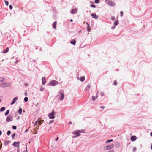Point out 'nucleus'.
<instances>
[{
    "instance_id": "obj_1",
    "label": "nucleus",
    "mask_w": 152,
    "mask_h": 152,
    "mask_svg": "<svg viewBox=\"0 0 152 152\" xmlns=\"http://www.w3.org/2000/svg\"><path fill=\"white\" fill-rule=\"evenodd\" d=\"M73 132L74 135L76 134V135L72 136L73 138H75L80 135V133L82 132L81 130H79L73 131Z\"/></svg>"
},
{
    "instance_id": "obj_2",
    "label": "nucleus",
    "mask_w": 152,
    "mask_h": 152,
    "mask_svg": "<svg viewBox=\"0 0 152 152\" xmlns=\"http://www.w3.org/2000/svg\"><path fill=\"white\" fill-rule=\"evenodd\" d=\"M11 85V83L8 82L2 83L0 85V86L1 87L5 88L10 87Z\"/></svg>"
},
{
    "instance_id": "obj_3",
    "label": "nucleus",
    "mask_w": 152,
    "mask_h": 152,
    "mask_svg": "<svg viewBox=\"0 0 152 152\" xmlns=\"http://www.w3.org/2000/svg\"><path fill=\"white\" fill-rule=\"evenodd\" d=\"M58 84V82L57 81L55 80H52L49 83L48 85L52 86H55Z\"/></svg>"
},
{
    "instance_id": "obj_4",
    "label": "nucleus",
    "mask_w": 152,
    "mask_h": 152,
    "mask_svg": "<svg viewBox=\"0 0 152 152\" xmlns=\"http://www.w3.org/2000/svg\"><path fill=\"white\" fill-rule=\"evenodd\" d=\"M59 93L60 94L59 97V99L61 101L62 100L64 97V92L62 90H61L59 91Z\"/></svg>"
},
{
    "instance_id": "obj_5",
    "label": "nucleus",
    "mask_w": 152,
    "mask_h": 152,
    "mask_svg": "<svg viewBox=\"0 0 152 152\" xmlns=\"http://www.w3.org/2000/svg\"><path fill=\"white\" fill-rule=\"evenodd\" d=\"M114 146V144H112L110 145L105 146L103 147V150L105 151L109 150L112 149Z\"/></svg>"
},
{
    "instance_id": "obj_6",
    "label": "nucleus",
    "mask_w": 152,
    "mask_h": 152,
    "mask_svg": "<svg viewBox=\"0 0 152 152\" xmlns=\"http://www.w3.org/2000/svg\"><path fill=\"white\" fill-rule=\"evenodd\" d=\"M107 1H108L107 2V4L111 7H115L116 4L115 3L113 2L112 1H111L110 0H106L105 1V2H106Z\"/></svg>"
},
{
    "instance_id": "obj_7",
    "label": "nucleus",
    "mask_w": 152,
    "mask_h": 152,
    "mask_svg": "<svg viewBox=\"0 0 152 152\" xmlns=\"http://www.w3.org/2000/svg\"><path fill=\"white\" fill-rule=\"evenodd\" d=\"M13 120V117L12 115H9L6 118V121L7 122L12 121Z\"/></svg>"
},
{
    "instance_id": "obj_8",
    "label": "nucleus",
    "mask_w": 152,
    "mask_h": 152,
    "mask_svg": "<svg viewBox=\"0 0 152 152\" xmlns=\"http://www.w3.org/2000/svg\"><path fill=\"white\" fill-rule=\"evenodd\" d=\"M54 112L53 111H52V112L51 113H50L49 114V118L50 119H54L55 118L54 116Z\"/></svg>"
},
{
    "instance_id": "obj_9",
    "label": "nucleus",
    "mask_w": 152,
    "mask_h": 152,
    "mask_svg": "<svg viewBox=\"0 0 152 152\" xmlns=\"http://www.w3.org/2000/svg\"><path fill=\"white\" fill-rule=\"evenodd\" d=\"M77 12V9L75 8V9H72V10L70 11V13L72 14H74Z\"/></svg>"
},
{
    "instance_id": "obj_10",
    "label": "nucleus",
    "mask_w": 152,
    "mask_h": 152,
    "mask_svg": "<svg viewBox=\"0 0 152 152\" xmlns=\"http://www.w3.org/2000/svg\"><path fill=\"white\" fill-rule=\"evenodd\" d=\"M19 143L20 142H14L13 145L15 147H19Z\"/></svg>"
},
{
    "instance_id": "obj_11",
    "label": "nucleus",
    "mask_w": 152,
    "mask_h": 152,
    "mask_svg": "<svg viewBox=\"0 0 152 152\" xmlns=\"http://www.w3.org/2000/svg\"><path fill=\"white\" fill-rule=\"evenodd\" d=\"M18 97H14L11 103V104L12 105L14 104L16 101L18 99Z\"/></svg>"
},
{
    "instance_id": "obj_12",
    "label": "nucleus",
    "mask_w": 152,
    "mask_h": 152,
    "mask_svg": "<svg viewBox=\"0 0 152 152\" xmlns=\"http://www.w3.org/2000/svg\"><path fill=\"white\" fill-rule=\"evenodd\" d=\"M91 15L93 18H94L96 19H97L98 18V16L95 13L91 14Z\"/></svg>"
},
{
    "instance_id": "obj_13",
    "label": "nucleus",
    "mask_w": 152,
    "mask_h": 152,
    "mask_svg": "<svg viewBox=\"0 0 152 152\" xmlns=\"http://www.w3.org/2000/svg\"><path fill=\"white\" fill-rule=\"evenodd\" d=\"M42 84L43 85H44L46 83V81L45 80V77H42Z\"/></svg>"
},
{
    "instance_id": "obj_14",
    "label": "nucleus",
    "mask_w": 152,
    "mask_h": 152,
    "mask_svg": "<svg viewBox=\"0 0 152 152\" xmlns=\"http://www.w3.org/2000/svg\"><path fill=\"white\" fill-rule=\"evenodd\" d=\"M137 139V137L135 136H132L131 138V140L132 141H135Z\"/></svg>"
},
{
    "instance_id": "obj_15",
    "label": "nucleus",
    "mask_w": 152,
    "mask_h": 152,
    "mask_svg": "<svg viewBox=\"0 0 152 152\" xmlns=\"http://www.w3.org/2000/svg\"><path fill=\"white\" fill-rule=\"evenodd\" d=\"M9 50V48L7 47L6 48V49L5 50H4L3 51L2 53H6L7 52H8Z\"/></svg>"
},
{
    "instance_id": "obj_16",
    "label": "nucleus",
    "mask_w": 152,
    "mask_h": 152,
    "mask_svg": "<svg viewBox=\"0 0 152 152\" xmlns=\"http://www.w3.org/2000/svg\"><path fill=\"white\" fill-rule=\"evenodd\" d=\"M57 23L56 22H54L53 24V28L55 29L56 28V26Z\"/></svg>"
},
{
    "instance_id": "obj_17",
    "label": "nucleus",
    "mask_w": 152,
    "mask_h": 152,
    "mask_svg": "<svg viewBox=\"0 0 152 152\" xmlns=\"http://www.w3.org/2000/svg\"><path fill=\"white\" fill-rule=\"evenodd\" d=\"M85 79V77L84 76L81 77L80 79V80L81 82L83 81Z\"/></svg>"
},
{
    "instance_id": "obj_18",
    "label": "nucleus",
    "mask_w": 152,
    "mask_h": 152,
    "mask_svg": "<svg viewBox=\"0 0 152 152\" xmlns=\"http://www.w3.org/2000/svg\"><path fill=\"white\" fill-rule=\"evenodd\" d=\"M118 23H118V20L115 21L114 23V26H117V25H118Z\"/></svg>"
},
{
    "instance_id": "obj_19",
    "label": "nucleus",
    "mask_w": 152,
    "mask_h": 152,
    "mask_svg": "<svg viewBox=\"0 0 152 152\" xmlns=\"http://www.w3.org/2000/svg\"><path fill=\"white\" fill-rule=\"evenodd\" d=\"M120 146V144L119 143H117L115 145V146L116 147H119Z\"/></svg>"
},
{
    "instance_id": "obj_20",
    "label": "nucleus",
    "mask_w": 152,
    "mask_h": 152,
    "mask_svg": "<svg viewBox=\"0 0 152 152\" xmlns=\"http://www.w3.org/2000/svg\"><path fill=\"white\" fill-rule=\"evenodd\" d=\"M97 96L96 95V97H95L94 96H93L92 97V99L93 100H95L97 98Z\"/></svg>"
},
{
    "instance_id": "obj_21",
    "label": "nucleus",
    "mask_w": 152,
    "mask_h": 152,
    "mask_svg": "<svg viewBox=\"0 0 152 152\" xmlns=\"http://www.w3.org/2000/svg\"><path fill=\"white\" fill-rule=\"evenodd\" d=\"M5 110V108L4 107H3L0 109V112L4 111Z\"/></svg>"
},
{
    "instance_id": "obj_22",
    "label": "nucleus",
    "mask_w": 152,
    "mask_h": 152,
    "mask_svg": "<svg viewBox=\"0 0 152 152\" xmlns=\"http://www.w3.org/2000/svg\"><path fill=\"white\" fill-rule=\"evenodd\" d=\"M113 139L108 140H107L106 142V143H108L109 142H112L113 141Z\"/></svg>"
},
{
    "instance_id": "obj_23",
    "label": "nucleus",
    "mask_w": 152,
    "mask_h": 152,
    "mask_svg": "<svg viewBox=\"0 0 152 152\" xmlns=\"http://www.w3.org/2000/svg\"><path fill=\"white\" fill-rule=\"evenodd\" d=\"M9 112H10V110H7L5 112V116H7L9 113Z\"/></svg>"
},
{
    "instance_id": "obj_24",
    "label": "nucleus",
    "mask_w": 152,
    "mask_h": 152,
    "mask_svg": "<svg viewBox=\"0 0 152 152\" xmlns=\"http://www.w3.org/2000/svg\"><path fill=\"white\" fill-rule=\"evenodd\" d=\"M22 110L21 108H20V109L18 110V113L20 114H21L22 112Z\"/></svg>"
},
{
    "instance_id": "obj_25",
    "label": "nucleus",
    "mask_w": 152,
    "mask_h": 152,
    "mask_svg": "<svg viewBox=\"0 0 152 152\" xmlns=\"http://www.w3.org/2000/svg\"><path fill=\"white\" fill-rule=\"evenodd\" d=\"M76 41H75V40H72L71 42V43L72 44H73V45H75V43H76Z\"/></svg>"
},
{
    "instance_id": "obj_26",
    "label": "nucleus",
    "mask_w": 152,
    "mask_h": 152,
    "mask_svg": "<svg viewBox=\"0 0 152 152\" xmlns=\"http://www.w3.org/2000/svg\"><path fill=\"white\" fill-rule=\"evenodd\" d=\"M24 100L25 102H27L28 100V98L27 97H26L24 99Z\"/></svg>"
},
{
    "instance_id": "obj_27",
    "label": "nucleus",
    "mask_w": 152,
    "mask_h": 152,
    "mask_svg": "<svg viewBox=\"0 0 152 152\" xmlns=\"http://www.w3.org/2000/svg\"><path fill=\"white\" fill-rule=\"evenodd\" d=\"M4 81V78L3 77H0V81L1 82H3Z\"/></svg>"
},
{
    "instance_id": "obj_28",
    "label": "nucleus",
    "mask_w": 152,
    "mask_h": 152,
    "mask_svg": "<svg viewBox=\"0 0 152 152\" xmlns=\"http://www.w3.org/2000/svg\"><path fill=\"white\" fill-rule=\"evenodd\" d=\"M4 1L5 2V4H6V6H7L8 5H9V3H8V2L7 1H6L5 0H4Z\"/></svg>"
},
{
    "instance_id": "obj_29",
    "label": "nucleus",
    "mask_w": 152,
    "mask_h": 152,
    "mask_svg": "<svg viewBox=\"0 0 152 152\" xmlns=\"http://www.w3.org/2000/svg\"><path fill=\"white\" fill-rule=\"evenodd\" d=\"M11 133V132L10 131H8L7 132V134L9 136Z\"/></svg>"
},
{
    "instance_id": "obj_30",
    "label": "nucleus",
    "mask_w": 152,
    "mask_h": 152,
    "mask_svg": "<svg viewBox=\"0 0 152 152\" xmlns=\"http://www.w3.org/2000/svg\"><path fill=\"white\" fill-rule=\"evenodd\" d=\"M87 29L88 31L89 32L90 30V27L89 26V25L88 24V26L87 27Z\"/></svg>"
},
{
    "instance_id": "obj_31",
    "label": "nucleus",
    "mask_w": 152,
    "mask_h": 152,
    "mask_svg": "<svg viewBox=\"0 0 152 152\" xmlns=\"http://www.w3.org/2000/svg\"><path fill=\"white\" fill-rule=\"evenodd\" d=\"M44 90L43 87L41 86L40 88V90L41 91H42Z\"/></svg>"
},
{
    "instance_id": "obj_32",
    "label": "nucleus",
    "mask_w": 152,
    "mask_h": 152,
    "mask_svg": "<svg viewBox=\"0 0 152 152\" xmlns=\"http://www.w3.org/2000/svg\"><path fill=\"white\" fill-rule=\"evenodd\" d=\"M99 0H95V2L96 3H99Z\"/></svg>"
},
{
    "instance_id": "obj_33",
    "label": "nucleus",
    "mask_w": 152,
    "mask_h": 152,
    "mask_svg": "<svg viewBox=\"0 0 152 152\" xmlns=\"http://www.w3.org/2000/svg\"><path fill=\"white\" fill-rule=\"evenodd\" d=\"M15 133L13 134L12 135V138H15Z\"/></svg>"
},
{
    "instance_id": "obj_34",
    "label": "nucleus",
    "mask_w": 152,
    "mask_h": 152,
    "mask_svg": "<svg viewBox=\"0 0 152 152\" xmlns=\"http://www.w3.org/2000/svg\"><path fill=\"white\" fill-rule=\"evenodd\" d=\"M12 128L14 130H15L16 129V127L15 126H13Z\"/></svg>"
},
{
    "instance_id": "obj_35",
    "label": "nucleus",
    "mask_w": 152,
    "mask_h": 152,
    "mask_svg": "<svg viewBox=\"0 0 152 152\" xmlns=\"http://www.w3.org/2000/svg\"><path fill=\"white\" fill-rule=\"evenodd\" d=\"M90 6L91 7H93V8H95L96 7L95 5H93V4L91 5Z\"/></svg>"
},
{
    "instance_id": "obj_36",
    "label": "nucleus",
    "mask_w": 152,
    "mask_h": 152,
    "mask_svg": "<svg viewBox=\"0 0 152 152\" xmlns=\"http://www.w3.org/2000/svg\"><path fill=\"white\" fill-rule=\"evenodd\" d=\"M115 19V17L113 16H112L111 17V19L112 20H114Z\"/></svg>"
},
{
    "instance_id": "obj_37",
    "label": "nucleus",
    "mask_w": 152,
    "mask_h": 152,
    "mask_svg": "<svg viewBox=\"0 0 152 152\" xmlns=\"http://www.w3.org/2000/svg\"><path fill=\"white\" fill-rule=\"evenodd\" d=\"M113 84L114 85L116 86V85L117 84V82L116 81H114V82L113 83Z\"/></svg>"
},
{
    "instance_id": "obj_38",
    "label": "nucleus",
    "mask_w": 152,
    "mask_h": 152,
    "mask_svg": "<svg viewBox=\"0 0 152 152\" xmlns=\"http://www.w3.org/2000/svg\"><path fill=\"white\" fill-rule=\"evenodd\" d=\"M120 15H121V16H123V12L122 11H121L120 12Z\"/></svg>"
},
{
    "instance_id": "obj_39",
    "label": "nucleus",
    "mask_w": 152,
    "mask_h": 152,
    "mask_svg": "<svg viewBox=\"0 0 152 152\" xmlns=\"http://www.w3.org/2000/svg\"><path fill=\"white\" fill-rule=\"evenodd\" d=\"M53 121V120H50L49 122V124H51Z\"/></svg>"
},
{
    "instance_id": "obj_40",
    "label": "nucleus",
    "mask_w": 152,
    "mask_h": 152,
    "mask_svg": "<svg viewBox=\"0 0 152 152\" xmlns=\"http://www.w3.org/2000/svg\"><path fill=\"white\" fill-rule=\"evenodd\" d=\"M100 94H101V95L102 96H103V95H104V92H100Z\"/></svg>"
},
{
    "instance_id": "obj_41",
    "label": "nucleus",
    "mask_w": 152,
    "mask_h": 152,
    "mask_svg": "<svg viewBox=\"0 0 152 152\" xmlns=\"http://www.w3.org/2000/svg\"><path fill=\"white\" fill-rule=\"evenodd\" d=\"M9 7L10 10H12V6L11 5H10Z\"/></svg>"
},
{
    "instance_id": "obj_42",
    "label": "nucleus",
    "mask_w": 152,
    "mask_h": 152,
    "mask_svg": "<svg viewBox=\"0 0 152 152\" xmlns=\"http://www.w3.org/2000/svg\"><path fill=\"white\" fill-rule=\"evenodd\" d=\"M115 28V26H113V27H111V28H112L113 29H114Z\"/></svg>"
},
{
    "instance_id": "obj_43",
    "label": "nucleus",
    "mask_w": 152,
    "mask_h": 152,
    "mask_svg": "<svg viewBox=\"0 0 152 152\" xmlns=\"http://www.w3.org/2000/svg\"><path fill=\"white\" fill-rule=\"evenodd\" d=\"M108 152H114V151L113 150H111L109 151Z\"/></svg>"
},
{
    "instance_id": "obj_44",
    "label": "nucleus",
    "mask_w": 152,
    "mask_h": 152,
    "mask_svg": "<svg viewBox=\"0 0 152 152\" xmlns=\"http://www.w3.org/2000/svg\"><path fill=\"white\" fill-rule=\"evenodd\" d=\"M37 121H36L35 122V124H34V125H36L37 124Z\"/></svg>"
},
{
    "instance_id": "obj_45",
    "label": "nucleus",
    "mask_w": 152,
    "mask_h": 152,
    "mask_svg": "<svg viewBox=\"0 0 152 152\" xmlns=\"http://www.w3.org/2000/svg\"><path fill=\"white\" fill-rule=\"evenodd\" d=\"M100 108L101 109H104V107L103 106H101L100 107Z\"/></svg>"
},
{
    "instance_id": "obj_46",
    "label": "nucleus",
    "mask_w": 152,
    "mask_h": 152,
    "mask_svg": "<svg viewBox=\"0 0 152 152\" xmlns=\"http://www.w3.org/2000/svg\"><path fill=\"white\" fill-rule=\"evenodd\" d=\"M2 134V132L0 130V135H1Z\"/></svg>"
},
{
    "instance_id": "obj_47",
    "label": "nucleus",
    "mask_w": 152,
    "mask_h": 152,
    "mask_svg": "<svg viewBox=\"0 0 152 152\" xmlns=\"http://www.w3.org/2000/svg\"><path fill=\"white\" fill-rule=\"evenodd\" d=\"M1 146V147H2V144H1V141H0V146Z\"/></svg>"
},
{
    "instance_id": "obj_48",
    "label": "nucleus",
    "mask_w": 152,
    "mask_h": 152,
    "mask_svg": "<svg viewBox=\"0 0 152 152\" xmlns=\"http://www.w3.org/2000/svg\"><path fill=\"white\" fill-rule=\"evenodd\" d=\"M25 146H26V152H27V146L26 145H25Z\"/></svg>"
},
{
    "instance_id": "obj_49",
    "label": "nucleus",
    "mask_w": 152,
    "mask_h": 152,
    "mask_svg": "<svg viewBox=\"0 0 152 152\" xmlns=\"http://www.w3.org/2000/svg\"><path fill=\"white\" fill-rule=\"evenodd\" d=\"M19 151H20L19 149V148L17 150V151L18 152H19Z\"/></svg>"
},
{
    "instance_id": "obj_50",
    "label": "nucleus",
    "mask_w": 152,
    "mask_h": 152,
    "mask_svg": "<svg viewBox=\"0 0 152 152\" xmlns=\"http://www.w3.org/2000/svg\"><path fill=\"white\" fill-rule=\"evenodd\" d=\"M28 129H26V130L25 131V132H27V131H28Z\"/></svg>"
},
{
    "instance_id": "obj_51",
    "label": "nucleus",
    "mask_w": 152,
    "mask_h": 152,
    "mask_svg": "<svg viewBox=\"0 0 152 152\" xmlns=\"http://www.w3.org/2000/svg\"><path fill=\"white\" fill-rule=\"evenodd\" d=\"M58 138H58V137H57V138H56V139L55 140H56V141H57L58 140Z\"/></svg>"
},
{
    "instance_id": "obj_52",
    "label": "nucleus",
    "mask_w": 152,
    "mask_h": 152,
    "mask_svg": "<svg viewBox=\"0 0 152 152\" xmlns=\"http://www.w3.org/2000/svg\"><path fill=\"white\" fill-rule=\"evenodd\" d=\"M150 135L151 136H152V132H151L150 133Z\"/></svg>"
},
{
    "instance_id": "obj_53",
    "label": "nucleus",
    "mask_w": 152,
    "mask_h": 152,
    "mask_svg": "<svg viewBox=\"0 0 152 152\" xmlns=\"http://www.w3.org/2000/svg\"><path fill=\"white\" fill-rule=\"evenodd\" d=\"M70 21L71 22H72V21H73V20H72V19H71V20H70Z\"/></svg>"
},
{
    "instance_id": "obj_54",
    "label": "nucleus",
    "mask_w": 152,
    "mask_h": 152,
    "mask_svg": "<svg viewBox=\"0 0 152 152\" xmlns=\"http://www.w3.org/2000/svg\"><path fill=\"white\" fill-rule=\"evenodd\" d=\"M136 148H133V150H136Z\"/></svg>"
},
{
    "instance_id": "obj_55",
    "label": "nucleus",
    "mask_w": 152,
    "mask_h": 152,
    "mask_svg": "<svg viewBox=\"0 0 152 152\" xmlns=\"http://www.w3.org/2000/svg\"><path fill=\"white\" fill-rule=\"evenodd\" d=\"M151 149L152 150V145H151Z\"/></svg>"
},
{
    "instance_id": "obj_56",
    "label": "nucleus",
    "mask_w": 152,
    "mask_h": 152,
    "mask_svg": "<svg viewBox=\"0 0 152 152\" xmlns=\"http://www.w3.org/2000/svg\"><path fill=\"white\" fill-rule=\"evenodd\" d=\"M1 148L2 147H1V146H0V150H1Z\"/></svg>"
},
{
    "instance_id": "obj_57",
    "label": "nucleus",
    "mask_w": 152,
    "mask_h": 152,
    "mask_svg": "<svg viewBox=\"0 0 152 152\" xmlns=\"http://www.w3.org/2000/svg\"><path fill=\"white\" fill-rule=\"evenodd\" d=\"M38 124H39V125H40V123L39 122V123H38Z\"/></svg>"
},
{
    "instance_id": "obj_58",
    "label": "nucleus",
    "mask_w": 152,
    "mask_h": 152,
    "mask_svg": "<svg viewBox=\"0 0 152 152\" xmlns=\"http://www.w3.org/2000/svg\"><path fill=\"white\" fill-rule=\"evenodd\" d=\"M27 95V94L26 93H25V95L26 96Z\"/></svg>"
},
{
    "instance_id": "obj_59",
    "label": "nucleus",
    "mask_w": 152,
    "mask_h": 152,
    "mask_svg": "<svg viewBox=\"0 0 152 152\" xmlns=\"http://www.w3.org/2000/svg\"><path fill=\"white\" fill-rule=\"evenodd\" d=\"M1 99H0V102H1Z\"/></svg>"
},
{
    "instance_id": "obj_60",
    "label": "nucleus",
    "mask_w": 152,
    "mask_h": 152,
    "mask_svg": "<svg viewBox=\"0 0 152 152\" xmlns=\"http://www.w3.org/2000/svg\"><path fill=\"white\" fill-rule=\"evenodd\" d=\"M33 61H34V62H35V61H34V60Z\"/></svg>"
},
{
    "instance_id": "obj_61",
    "label": "nucleus",
    "mask_w": 152,
    "mask_h": 152,
    "mask_svg": "<svg viewBox=\"0 0 152 152\" xmlns=\"http://www.w3.org/2000/svg\"><path fill=\"white\" fill-rule=\"evenodd\" d=\"M27 85V84H26V85Z\"/></svg>"
}]
</instances>
